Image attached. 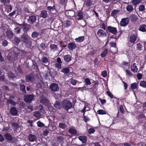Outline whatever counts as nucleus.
<instances>
[{
  "label": "nucleus",
  "instance_id": "obj_8",
  "mask_svg": "<svg viewBox=\"0 0 146 146\" xmlns=\"http://www.w3.org/2000/svg\"><path fill=\"white\" fill-rule=\"evenodd\" d=\"M107 29L109 32L113 34H115L117 32V29L116 27L110 26L107 27Z\"/></svg>",
  "mask_w": 146,
  "mask_h": 146
},
{
  "label": "nucleus",
  "instance_id": "obj_45",
  "mask_svg": "<svg viewBox=\"0 0 146 146\" xmlns=\"http://www.w3.org/2000/svg\"><path fill=\"white\" fill-rule=\"evenodd\" d=\"M107 95L110 97L111 99L114 98L116 99V97H114L113 95L108 90L106 92Z\"/></svg>",
  "mask_w": 146,
  "mask_h": 146
},
{
  "label": "nucleus",
  "instance_id": "obj_58",
  "mask_svg": "<svg viewBox=\"0 0 146 146\" xmlns=\"http://www.w3.org/2000/svg\"><path fill=\"white\" fill-rule=\"evenodd\" d=\"M63 137L62 136H59L57 138V141L60 142H61L64 140Z\"/></svg>",
  "mask_w": 146,
  "mask_h": 146
},
{
  "label": "nucleus",
  "instance_id": "obj_22",
  "mask_svg": "<svg viewBox=\"0 0 146 146\" xmlns=\"http://www.w3.org/2000/svg\"><path fill=\"white\" fill-rule=\"evenodd\" d=\"M6 103L8 106H9V104H10L11 106H13L14 107L17 104L16 102L12 99H7V100Z\"/></svg>",
  "mask_w": 146,
  "mask_h": 146
},
{
  "label": "nucleus",
  "instance_id": "obj_21",
  "mask_svg": "<svg viewBox=\"0 0 146 146\" xmlns=\"http://www.w3.org/2000/svg\"><path fill=\"white\" fill-rule=\"evenodd\" d=\"M40 62L42 64H46L48 62V65L49 64V61L48 60V59L47 58L46 56H42L40 60Z\"/></svg>",
  "mask_w": 146,
  "mask_h": 146
},
{
  "label": "nucleus",
  "instance_id": "obj_13",
  "mask_svg": "<svg viewBox=\"0 0 146 146\" xmlns=\"http://www.w3.org/2000/svg\"><path fill=\"white\" fill-rule=\"evenodd\" d=\"M67 46L68 48L71 50L74 49L77 47L76 45L74 42H70L68 43Z\"/></svg>",
  "mask_w": 146,
  "mask_h": 146
},
{
  "label": "nucleus",
  "instance_id": "obj_29",
  "mask_svg": "<svg viewBox=\"0 0 146 146\" xmlns=\"http://www.w3.org/2000/svg\"><path fill=\"white\" fill-rule=\"evenodd\" d=\"M21 39L19 37H16L14 38L13 40L14 43L17 46L20 42Z\"/></svg>",
  "mask_w": 146,
  "mask_h": 146
},
{
  "label": "nucleus",
  "instance_id": "obj_54",
  "mask_svg": "<svg viewBox=\"0 0 146 146\" xmlns=\"http://www.w3.org/2000/svg\"><path fill=\"white\" fill-rule=\"evenodd\" d=\"M47 9L50 12L52 11H53L55 9V7L54 5H53L52 6H48L47 7Z\"/></svg>",
  "mask_w": 146,
  "mask_h": 146
},
{
  "label": "nucleus",
  "instance_id": "obj_44",
  "mask_svg": "<svg viewBox=\"0 0 146 146\" xmlns=\"http://www.w3.org/2000/svg\"><path fill=\"white\" fill-rule=\"evenodd\" d=\"M40 115L41 113L38 111H35L33 113V116L36 118L40 117Z\"/></svg>",
  "mask_w": 146,
  "mask_h": 146
},
{
  "label": "nucleus",
  "instance_id": "obj_63",
  "mask_svg": "<svg viewBox=\"0 0 146 146\" xmlns=\"http://www.w3.org/2000/svg\"><path fill=\"white\" fill-rule=\"evenodd\" d=\"M95 129L93 128H90L88 130V132L89 134H92L95 132Z\"/></svg>",
  "mask_w": 146,
  "mask_h": 146
},
{
  "label": "nucleus",
  "instance_id": "obj_38",
  "mask_svg": "<svg viewBox=\"0 0 146 146\" xmlns=\"http://www.w3.org/2000/svg\"><path fill=\"white\" fill-rule=\"evenodd\" d=\"M60 71L64 74H66L70 72V70L68 68H63Z\"/></svg>",
  "mask_w": 146,
  "mask_h": 146
},
{
  "label": "nucleus",
  "instance_id": "obj_39",
  "mask_svg": "<svg viewBox=\"0 0 146 146\" xmlns=\"http://www.w3.org/2000/svg\"><path fill=\"white\" fill-rule=\"evenodd\" d=\"M40 34L39 33L36 31H34L32 33L31 36L33 38H35L38 36Z\"/></svg>",
  "mask_w": 146,
  "mask_h": 146
},
{
  "label": "nucleus",
  "instance_id": "obj_1",
  "mask_svg": "<svg viewBox=\"0 0 146 146\" xmlns=\"http://www.w3.org/2000/svg\"><path fill=\"white\" fill-rule=\"evenodd\" d=\"M22 41L26 45L30 46L31 45L32 39L27 33H24L21 36Z\"/></svg>",
  "mask_w": 146,
  "mask_h": 146
},
{
  "label": "nucleus",
  "instance_id": "obj_15",
  "mask_svg": "<svg viewBox=\"0 0 146 146\" xmlns=\"http://www.w3.org/2000/svg\"><path fill=\"white\" fill-rule=\"evenodd\" d=\"M36 18L35 15H31L29 16V18L28 19V22L29 23L31 24H33L35 22Z\"/></svg>",
  "mask_w": 146,
  "mask_h": 146
},
{
  "label": "nucleus",
  "instance_id": "obj_6",
  "mask_svg": "<svg viewBox=\"0 0 146 146\" xmlns=\"http://www.w3.org/2000/svg\"><path fill=\"white\" fill-rule=\"evenodd\" d=\"M77 14L75 16V19L76 20H80L83 19V13L81 10H79L77 11Z\"/></svg>",
  "mask_w": 146,
  "mask_h": 146
},
{
  "label": "nucleus",
  "instance_id": "obj_55",
  "mask_svg": "<svg viewBox=\"0 0 146 146\" xmlns=\"http://www.w3.org/2000/svg\"><path fill=\"white\" fill-rule=\"evenodd\" d=\"M62 64L58 63H56L54 64L55 67L58 69H60L62 68Z\"/></svg>",
  "mask_w": 146,
  "mask_h": 146
},
{
  "label": "nucleus",
  "instance_id": "obj_34",
  "mask_svg": "<svg viewBox=\"0 0 146 146\" xmlns=\"http://www.w3.org/2000/svg\"><path fill=\"white\" fill-rule=\"evenodd\" d=\"M129 18L132 22H135L137 19V16L133 14L131 15Z\"/></svg>",
  "mask_w": 146,
  "mask_h": 146
},
{
  "label": "nucleus",
  "instance_id": "obj_37",
  "mask_svg": "<svg viewBox=\"0 0 146 146\" xmlns=\"http://www.w3.org/2000/svg\"><path fill=\"white\" fill-rule=\"evenodd\" d=\"M58 127L62 129H65L67 127V125L64 123L60 122L58 123Z\"/></svg>",
  "mask_w": 146,
  "mask_h": 146
},
{
  "label": "nucleus",
  "instance_id": "obj_64",
  "mask_svg": "<svg viewBox=\"0 0 146 146\" xmlns=\"http://www.w3.org/2000/svg\"><path fill=\"white\" fill-rule=\"evenodd\" d=\"M4 2V5L5 6H7L9 5L8 4L10 3V0H3Z\"/></svg>",
  "mask_w": 146,
  "mask_h": 146
},
{
  "label": "nucleus",
  "instance_id": "obj_31",
  "mask_svg": "<svg viewBox=\"0 0 146 146\" xmlns=\"http://www.w3.org/2000/svg\"><path fill=\"white\" fill-rule=\"evenodd\" d=\"M50 47L51 49L54 52L57 50L58 49V47L56 45L54 44H51Z\"/></svg>",
  "mask_w": 146,
  "mask_h": 146
},
{
  "label": "nucleus",
  "instance_id": "obj_16",
  "mask_svg": "<svg viewBox=\"0 0 146 146\" xmlns=\"http://www.w3.org/2000/svg\"><path fill=\"white\" fill-rule=\"evenodd\" d=\"M137 38V35L136 34H133L130 36L129 40L131 42L134 43L136 41Z\"/></svg>",
  "mask_w": 146,
  "mask_h": 146
},
{
  "label": "nucleus",
  "instance_id": "obj_2",
  "mask_svg": "<svg viewBox=\"0 0 146 146\" xmlns=\"http://www.w3.org/2000/svg\"><path fill=\"white\" fill-rule=\"evenodd\" d=\"M62 106L63 108L67 111L71 108L72 104V102L69 100L66 99L62 101Z\"/></svg>",
  "mask_w": 146,
  "mask_h": 146
},
{
  "label": "nucleus",
  "instance_id": "obj_4",
  "mask_svg": "<svg viewBox=\"0 0 146 146\" xmlns=\"http://www.w3.org/2000/svg\"><path fill=\"white\" fill-rule=\"evenodd\" d=\"M34 98L33 95L28 94L25 95L24 96V100L27 103H29L31 102L33 100Z\"/></svg>",
  "mask_w": 146,
  "mask_h": 146
},
{
  "label": "nucleus",
  "instance_id": "obj_59",
  "mask_svg": "<svg viewBox=\"0 0 146 146\" xmlns=\"http://www.w3.org/2000/svg\"><path fill=\"white\" fill-rule=\"evenodd\" d=\"M13 51L15 54H18L19 53V50L18 48L15 47L14 48V49L13 50Z\"/></svg>",
  "mask_w": 146,
  "mask_h": 146
},
{
  "label": "nucleus",
  "instance_id": "obj_23",
  "mask_svg": "<svg viewBox=\"0 0 146 146\" xmlns=\"http://www.w3.org/2000/svg\"><path fill=\"white\" fill-rule=\"evenodd\" d=\"M136 64L133 63L130 66V69L134 73L137 72L138 70V68L136 66Z\"/></svg>",
  "mask_w": 146,
  "mask_h": 146
},
{
  "label": "nucleus",
  "instance_id": "obj_3",
  "mask_svg": "<svg viewBox=\"0 0 146 146\" xmlns=\"http://www.w3.org/2000/svg\"><path fill=\"white\" fill-rule=\"evenodd\" d=\"M17 25L19 26L21 28L23 29L24 33H27V32L30 29V25L27 23H25V22L24 21L23 23L22 24H19L17 23Z\"/></svg>",
  "mask_w": 146,
  "mask_h": 146
},
{
  "label": "nucleus",
  "instance_id": "obj_51",
  "mask_svg": "<svg viewBox=\"0 0 146 146\" xmlns=\"http://www.w3.org/2000/svg\"><path fill=\"white\" fill-rule=\"evenodd\" d=\"M131 1L133 5H135L140 3L141 0H132Z\"/></svg>",
  "mask_w": 146,
  "mask_h": 146
},
{
  "label": "nucleus",
  "instance_id": "obj_5",
  "mask_svg": "<svg viewBox=\"0 0 146 146\" xmlns=\"http://www.w3.org/2000/svg\"><path fill=\"white\" fill-rule=\"evenodd\" d=\"M97 34L98 36L101 38L105 37L107 35L106 32L104 30L102 29L98 30L97 32Z\"/></svg>",
  "mask_w": 146,
  "mask_h": 146
},
{
  "label": "nucleus",
  "instance_id": "obj_61",
  "mask_svg": "<svg viewBox=\"0 0 146 146\" xmlns=\"http://www.w3.org/2000/svg\"><path fill=\"white\" fill-rule=\"evenodd\" d=\"M40 46L42 50H44L46 48L45 45V44L43 43H42L40 44Z\"/></svg>",
  "mask_w": 146,
  "mask_h": 146
},
{
  "label": "nucleus",
  "instance_id": "obj_46",
  "mask_svg": "<svg viewBox=\"0 0 146 146\" xmlns=\"http://www.w3.org/2000/svg\"><path fill=\"white\" fill-rule=\"evenodd\" d=\"M126 9L127 11L129 12H131L133 9V8L132 6L131 5H128L126 7Z\"/></svg>",
  "mask_w": 146,
  "mask_h": 146
},
{
  "label": "nucleus",
  "instance_id": "obj_17",
  "mask_svg": "<svg viewBox=\"0 0 146 146\" xmlns=\"http://www.w3.org/2000/svg\"><path fill=\"white\" fill-rule=\"evenodd\" d=\"M25 80L27 82H31L34 80V77L31 75H27L25 76Z\"/></svg>",
  "mask_w": 146,
  "mask_h": 146
},
{
  "label": "nucleus",
  "instance_id": "obj_41",
  "mask_svg": "<svg viewBox=\"0 0 146 146\" xmlns=\"http://www.w3.org/2000/svg\"><path fill=\"white\" fill-rule=\"evenodd\" d=\"M139 86L143 88H146V81L143 80L140 82Z\"/></svg>",
  "mask_w": 146,
  "mask_h": 146
},
{
  "label": "nucleus",
  "instance_id": "obj_42",
  "mask_svg": "<svg viewBox=\"0 0 146 146\" xmlns=\"http://www.w3.org/2000/svg\"><path fill=\"white\" fill-rule=\"evenodd\" d=\"M68 131L70 133L73 135H76L77 134L76 130L73 128L70 129Z\"/></svg>",
  "mask_w": 146,
  "mask_h": 146
},
{
  "label": "nucleus",
  "instance_id": "obj_56",
  "mask_svg": "<svg viewBox=\"0 0 146 146\" xmlns=\"http://www.w3.org/2000/svg\"><path fill=\"white\" fill-rule=\"evenodd\" d=\"M23 10L24 11L28 13H31V10L29 9L28 6L27 7H25L23 9Z\"/></svg>",
  "mask_w": 146,
  "mask_h": 146
},
{
  "label": "nucleus",
  "instance_id": "obj_57",
  "mask_svg": "<svg viewBox=\"0 0 146 146\" xmlns=\"http://www.w3.org/2000/svg\"><path fill=\"white\" fill-rule=\"evenodd\" d=\"M8 42L6 40H2V44L3 46L5 47L7 46L8 45Z\"/></svg>",
  "mask_w": 146,
  "mask_h": 146
},
{
  "label": "nucleus",
  "instance_id": "obj_36",
  "mask_svg": "<svg viewBox=\"0 0 146 146\" xmlns=\"http://www.w3.org/2000/svg\"><path fill=\"white\" fill-rule=\"evenodd\" d=\"M130 87L131 89L133 90H137L138 89L137 85L136 82H134L131 84Z\"/></svg>",
  "mask_w": 146,
  "mask_h": 146
},
{
  "label": "nucleus",
  "instance_id": "obj_12",
  "mask_svg": "<svg viewBox=\"0 0 146 146\" xmlns=\"http://www.w3.org/2000/svg\"><path fill=\"white\" fill-rule=\"evenodd\" d=\"M10 113L12 115L16 116L18 113V110L15 107L13 106L10 109Z\"/></svg>",
  "mask_w": 146,
  "mask_h": 146
},
{
  "label": "nucleus",
  "instance_id": "obj_7",
  "mask_svg": "<svg viewBox=\"0 0 146 146\" xmlns=\"http://www.w3.org/2000/svg\"><path fill=\"white\" fill-rule=\"evenodd\" d=\"M129 23V19L128 18H124L121 19L120 22V25L122 27L126 26Z\"/></svg>",
  "mask_w": 146,
  "mask_h": 146
},
{
  "label": "nucleus",
  "instance_id": "obj_11",
  "mask_svg": "<svg viewBox=\"0 0 146 146\" xmlns=\"http://www.w3.org/2000/svg\"><path fill=\"white\" fill-rule=\"evenodd\" d=\"M50 88L53 91H57L59 89L58 85L54 83L51 84L50 86Z\"/></svg>",
  "mask_w": 146,
  "mask_h": 146
},
{
  "label": "nucleus",
  "instance_id": "obj_48",
  "mask_svg": "<svg viewBox=\"0 0 146 146\" xmlns=\"http://www.w3.org/2000/svg\"><path fill=\"white\" fill-rule=\"evenodd\" d=\"M97 113L99 115H104L106 114L105 111L103 110H99L97 111Z\"/></svg>",
  "mask_w": 146,
  "mask_h": 146
},
{
  "label": "nucleus",
  "instance_id": "obj_18",
  "mask_svg": "<svg viewBox=\"0 0 146 146\" xmlns=\"http://www.w3.org/2000/svg\"><path fill=\"white\" fill-rule=\"evenodd\" d=\"M40 102L45 106H48L49 105V100L46 98H42L40 100Z\"/></svg>",
  "mask_w": 146,
  "mask_h": 146
},
{
  "label": "nucleus",
  "instance_id": "obj_43",
  "mask_svg": "<svg viewBox=\"0 0 146 146\" xmlns=\"http://www.w3.org/2000/svg\"><path fill=\"white\" fill-rule=\"evenodd\" d=\"M20 90L22 92L25 93L26 92L25 90V86L24 84L20 85Z\"/></svg>",
  "mask_w": 146,
  "mask_h": 146
},
{
  "label": "nucleus",
  "instance_id": "obj_26",
  "mask_svg": "<svg viewBox=\"0 0 146 146\" xmlns=\"http://www.w3.org/2000/svg\"><path fill=\"white\" fill-rule=\"evenodd\" d=\"M5 137L8 140L11 141L13 140V137L12 135L9 133H6L5 134Z\"/></svg>",
  "mask_w": 146,
  "mask_h": 146
},
{
  "label": "nucleus",
  "instance_id": "obj_27",
  "mask_svg": "<svg viewBox=\"0 0 146 146\" xmlns=\"http://www.w3.org/2000/svg\"><path fill=\"white\" fill-rule=\"evenodd\" d=\"M84 4L86 7H90L92 5L93 1L92 0H85Z\"/></svg>",
  "mask_w": 146,
  "mask_h": 146
},
{
  "label": "nucleus",
  "instance_id": "obj_49",
  "mask_svg": "<svg viewBox=\"0 0 146 146\" xmlns=\"http://www.w3.org/2000/svg\"><path fill=\"white\" fill-rule=\"evenodd\" d=\"M136 45L137 50L139 51H141L142 50L143 46L140 43H139L137 44Z\"/></svg>",
  "mask_w": 146,
  "mask_h": 146
},
{
  "label": "nucleus",
  "instance_id": "obj_62",
  "mask_svg": "<svg viewBox=\"0 0 146 146\" xmlns=\"http://www.w3.org/2000/svg\"><path fill=\"white\" fill-rule=\"evenodd\" d=\"M17 69L19 72L20 74H22L23 73V70L21 68V66L20 65H19L17 68Z\"/></svg>",
  "mask_w": 146,
  "mask_h": 146
},
{
  "label": "nucleus",
  "instance_id": "obj_60",
  "mask_svg": "<svg viewBox=\"0 0 146 146\" xmlns=\"http://www.w3.org/2000/svg\"><path fill=\"white\" fill-rule=\"evenodd\" d=\"M37 124L38 127H43L44 126V124L40 121H38L37 122Z\"/></svg>",
  "mask_w": 146,
  "mask_h": 146
},
{
  "label": "nucleus",
  "instance_id": "obj_24",
  "mask_svg": "<svg viewBox=\"0 0 146 146\" xmlns=\"http://www.w3.org/2000/svg\"><path fill=\"white\" fill-rule=\"evenodd\" d=\"M48 16L47 12L46 10H43L41 11L40 15V17L43 18H46Z\"/></svg>",
  "mask_w": 146,
  "mask_h": 146
},
{
  "label": "nucleus",
  "instance_id": "obj_52",
  "mask_svg": "<svg viewBox=\"0 0 146 146\" xmlns=\"http://www.w3.org/2000/svg\"><path fill=\"white\" fill-rule=\"evenodd\" d=\"M139 11H143L145 10V6L144 5H142L139 6Z\"/></svg>",
  "mask_w": 146,
  "mask_h": 146
},
{
  "label": "nucleus",
  "instance_id": "obj_30",
  "mask_svg": "<svg viewBox=\"0 0 146 146\" xmlns=\"http://www.w3.org/2000/svg\"><path fill=\"white\" fill-rule=\"evenodd\" d=\"M71 23L70 21L68 20L65 21L63 23V25L65 27H69L71 24Z\"/></svg>",
  "mask_w": 146,
  "mask_h": 146
},
{
  "label": "nucleus",
  "instance_id": "obj_25",
  "mask_svg": "<svg viewBox=\"0 0 146 146\" xmlns=\"http://www.w3.org/2000/svg\"><path fill=\"white\" fill-rule=\"evenodd\" d=\"M78 139L83 143H86L87 141V138L86 136H79L78 137Z\"/></svg>",
  "mask_w": 146,
  "mask_h": 146
},
{
  "label": "nucleus",
  "instance_id": "obj_9",
  "mask_svg": "<svg viewBox=\"0 0 146 146\" xmlns=\"http://www.w3.org/2000/svg\"><path fill=\"white\" fill-rule=\"evenodd\" d=\"M44 77L46 80H52L53 78L52 74L50 72L47 71L44 74Z\"/></svg>",
  "mask_w": 146,
  "mask_h": 146
},
{
  "label": "nucleus",
  "instance_id": "obj_10",
  "mask_svg": "<svg viewBox=\"0 0 146 146\" xmlns=\"http://www.w3.org/2000/svg\"><path fill=\"white\" fill-rule=\"evenodd\" d=\"M66 15L68 17H73L76 15V13L73 10H68L65 13Z\"/></svg>",
  "mask_w": 146,
  "mask_h": 146
},
{
  "label": "nucleus",
  "instance_id": "obj_28",
  "mask_svg": "<svg viewBox=\"0 0 146 146\" xmlns=\"http://www.w3.org/2000/svg\"><path fill=\"white\" fill-rule=\"evenodd\" d=\"M7 37L10 39H11L13 37V34L12 31H7L6 32Z\"/></svg>",
  "mask_w": 146,
  "mask_h": 146
},
{
  "label": "nucleus",
  "instance_id": "obj_35",
  "mask_svg": "<svg viewBox=\"0 0 146 146\" xmlns=\"http://www.w3.org/2000/svg\"><path fill=\"white\" fill-rule=\"evenodd\" d=\"M108 49L106 48L102 52L101 54V56L102 58L105 57L108 53Z\"/></svg>",
  "mask_w": 146,
  "mask_h": 146
},
{
  "label": "nucleus",
  "instance_id": "obj_33",
  "mask_svg": "<svg viewBox=\"0 0 146 146\" xmlns=\"http://www.w3.org/2000/svg\"><path fill=\"white\" fill-rule=\"evenodd\" d=\"M119 12V11L117 9H114L111 12V16L115 18V15L118 14Z\"/></svg>",
  "mask_w": 146,
  "mask_h": 146
},
{
  "label": "nucleus",
  "instance_id": "obj_53",
  "mask_svg": "<svg viewBox=\"0 0 146 146\" xmlns=\"http://www.w3.org/2000/svg\"><path fill=\"white\" fill-rule=\"evenodd\" d=\"M15 33L16 34H19L21 32V29L19 27H17L14 29Z\"/></svg>",
  "mask_w": 146,
  "mask_h": 146
},
{
  "label": "nucleus",
  "instance_id": "obj_50",
  "mask_svg": "<svg viewBox=\"0 0 146 146\" xmlns=\"http://www.w3.org/2000/svg\"><path fill=\"white\" fill-rule=\"evenodd\" d=\"M27 111L29 113H30L32 111V110H33V106L32 105H29L27 107Z\"/></svg>",
  "mask_w": 146,
  "mask_h": 146
},
{
  "label": "nucleus",
  "instance_id": "obj_32",
  "mask_svg": "<svg viewBox=\"0 0 146 146\" xmlns=\"http://www.w3.org/2000/svg\"><path fill=\"white\" fill-rule=\"evenodd\" d=\"M85 39V36H79L77 38L75 39V40L76 42H82Z\"/></svg>",
  "mask_w": 146,
  "mask_h": 146
},
{
  "label": "nucleus",
  "instance_id": "obj_14",
  "mask_svg": "<svg viewBox=\"0 0 146 146\" xmlns=\"http://www.w3.org/2000/svg\"><path fill=\"white\" fill-rule=\"evenodd\" d=\"M28 139L29 141L33 142L36 141L37 137L35 135L31 134L29 135Z\"/></svg>",
  "mask_w": 146,
  "mask_h": 146
},
{
  "label": "nucleus",
  "instance_id": "obj_20",
  "mask_svg": "<svg viewBox=\"0 0 146 146\" xmlns=\"http://www.w3.org/2000/svg\"><path fill=\"white\" fill-rule=\"evenodd\" d=\"M138 30L142 32H146V25L144 24H141L139 26Z\"/></svg>",
  "mask_w": 146,
  "mask_h": 146
},
{
  "label": "nucleus",
  "instance_id": "obj_40",
  "mask_svg": "<svg viewBox=\"0 0 146 146\" xmlns=\"http://www.w3.org/2000/svg\"><path fill=\"white\" fill-rule=\"evenodd\" d=\"M54 106L56 109H59L61 108V105L60 102L58 101H56L54 104Z\"/></svg>",
  "mask_w": 146,
  "mask_h": 146
},
{
  "label": "nucleus",
  "instance_id": "obj_47",
  "mask_svg": "<svg viewBox=\"0 0 146 146\" xmlns=\"http://www.w3.org/2000/svg\"><path fill=\"white\" fill-rule=\"evenodd\" d=\"M84 82L87 85H89L91 84V82H90V79L88 78L85 79L84 80Z\"/></svg>",
  "mask_w": 146,
  "mask_h": 146
},
{
  "label": "nucleus",
  "instance_id": "obj_19",
  "mask_svg": "<svg viewBox=\"0 0 146 146\" xmlns=\"http://www.w3.org/2000/svg\"><path fill=\"white\" fill-rule=\"evenodd\" d=\"M63 58L64 61L66 62H69L72 60V56L70 54L65 55Z\"/></svg>",
  "mask_w": 146,
  "mask_h": 146
}]
</instances>
